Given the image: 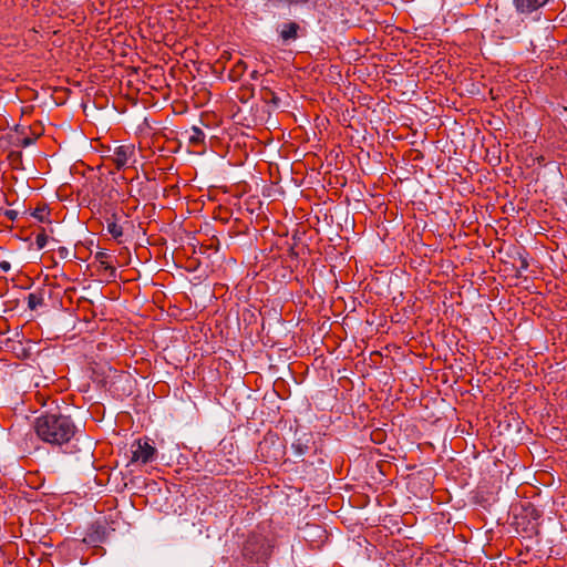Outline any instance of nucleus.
<instances>
[{"instance_id": "f3484780", "label": "nucleus", "mask_w": 567, "mask_h": 567, "mask_svg": "<svg viewBox=\"0 0 567 567\" xmlns=\"http://www.w3.org/2000/svg\"><path fill=\"white\" fill-rule=\"evenodd\" d=\"M258 75H259V74H258V71H252V72H251V74H250V78H251L252 80H257V79H258Z\"/></svg>"}, {"instance_id": "4468645a", "label": "nucleus", "mask_w": 567, "mask_h": 567, "mask_svg": "<svg viewBox=\"0 0 567 567\" xmlns=\"http://www.w3.org/2000/svg\"><path fill=\"white\" fill-rule=\"evenodd\" d=\"M292 447L296 450V452H297L299 455L303 454L305 449H307V446H302L300 443H293V444H292Z\"/></svg>"}, {"instance_id": "7ed1b4c3", "label": "nucleus", "mask_w": 567, "mask_h": 567, "mask_svg": "<svg viewBox=\"0 0 567 567\" xmlns=\"http://www.w3.org/2000/svg\"><path fill=\"white\" fill-rule=\"evenodd\" d=\"M269 546H265L264 539L254 537L247 540L244 547L245 555L256 556V559L267 558L269 555Z\"/></svg>"}, {"instance_id": "ddd939ff", "label": "nucleus", "mask_w": 567, "mask_h": 567, "mask_svg": "<svg viewBox=\"0 0 567 567\" xmlns=\"http://www.w3.org/2000/svg\"><path fill=\"white\" fill-rule=\"evenodd\" d=\"M0 269L3 271V272H8L10 269H11V265L9 261L7 260H3L0 262Z\"/></svg>"}, {"instance_id": "f8f14e48", "label": "nucleus", "mask_w": 567, "mask_h": 567, "mask_svg": "<svg viewBox=\"0 0 567 567\" xmlns=\"http://www.w3.org/2000/svg\"><path fill=\"white\" fill-rule=\"evenodd\" d=\"M45 214H47L45 209L41 208V209H35L34 213H33V216L35 218H38L39 220H43Z\"/></svg>"}, {"instance_id": "9b49d317", "label": "nucleus", "mask_w": 567, "mask_h": 567, "mask_svg": "<svg viewBox=\"0 0 567 567\" xmlns=\"http://www.w3.org/2000/svg\"><path fill=\"white\" fill-rule=\"evenodd\" d=\"M3 216H6L9 220H16L18 217V212L14 209H7L3 212Z\"/></svg>"}, {"instance_id": "2eb2a0df", "label": "nucleus", "mask_w": 567, "mask_h": 567, "mask_svg": "<svg viewBox=\"0 0 567 567\" xmlns=\"http://www.w3.org/2000/svg\"><path fill=\"white\" fill-rule=\"evenodd\" d=\"M104 258H106V254L105 252H97L96 254V259L101 262V265H103L105 268H109V266L105 265L104 262Z\"/></svg>"}, {"instance_id": "f03ea898", "label": "nucleus", "mask_w": 567, "mask_h": 567, "mask_svg": "<svg viewBox=\"0 0 567 567\" xmlns=\"http://www.w3.org/2000/svg\"><path fill=\"white\" fill-rule=\"evenodd\" d=\"M132 462L147 464L155 460L157 450L148 442V440H136L132 446Z\"/></svg>"}, {"instance_id": "f257e3e1", "label": "nucleus", "mask_w": 567, "mask_h": 567, "mask_svg": "<svg viewBox=\"0 0 567 567\" xmlns=\"http://www.w3.org/2000/svg\"><path fill=\"white\" fill-rule=\"evenodd\" d=\"M37 435L51 445L62 446L69 444L75 435V425L72 420L62 414H44L34 423Z\"/></svg>"}, {"instance_id": "20e7f679", "label": "nucleus", "mask_w": 567, "mask_h": 567, "mask_svg": "<svg viewBox=\"0 0 567 567\" xmlns=\"http://www.w3.org/2000/svg\"><path fill=\"white\" fill-rule=\"evenodd\" d=\"M134 154V148L131 145H121L115 148L112 161L115 164L117 169L125 167L128 163V159Z\"/></svg>"}, {"instance_id": "423d86ee", "label": "nucleus", "mask_w": 567, "mask_h": 567, "mask_svg": "<svg viewBox=\"0 0 567 567\" xmlns=\"http://www.w3.org/2000/svg\"><path fill=\"white\" fill-rule=\"evenodd\" d=\"M299 25L296 22H289L284 24L280 37L284 41L295 40L297 38Z\"/></svg>"}, {"instance_id": "0eeeda50", "label": "nucleus", "mask_w": 567, "mask_h": 567, "mask_svg": "<svg viewBox=\"0 0 567 567\" xmlns=\"http://www.w3.org/2000/svg\"><path fill=\"white\" fill-rule=\"evenodd\" d=\"M246 70H247L246 62H244L243 60H239L238 62H236V64L230 70L229 78L233 81H237V80H239L244 75Z\"/></svg>"}, {"instance_id": "9d476101", "label": "nucleus", "mask_w": 567, "mask_h": 567, "mask_svg": "<svg viewBox=\"0 0 567 567\" xmlns=\"http://www.w3.org/2000/svg\"><path fill=\"white\" fill-rule=\"evenodd\" d=\"M47 241H48V236L45 235L44 231L42 233H39L37 236H35V244L38 246L39 249H42L45 247L47 245Z\"/></svg>"}, {"instance_id": "1a4fd4ad", "label": "nucleus", "mask_w": 567, "mask_h": 567, "mask_svg": "<svg viewBox=\"0 0 567 567\" xmlns=\"http://www.w3.org/2000/svg\"><path fill=\"white\" fill-rule=\"evenodd\" d=\"M106 229L109 234H111L112 237L115 239H118L120 237L123 236V227L113 219H107Z\"/></svg>"}, {"instance_id": "39448f33", "label": "nucleus", "mask_w": 567, "mask_h": 567, "mask_svg": "<svg viewBox=\"0 0 567 567\" xmlns=\"http://www.w3.org/2000/svg\"><path fill=\"white\" fill-rule=\"evenodd\" d=\"M547 2L548 0H513L516 10L520 13H532Z\"/></svg>"}, {"instance_id": "dca6fc26", "label": "nucleus", "mask_w": 567, "mask_h": 567, "mask_svg": "<svg viewBox=\"0 0 567 567\" xmlns=\"http://www.w3.org/2000/svg\"><path fill=\"white\" fill-rule=\"evenodd\" d=\"M34 296L33 295H30L29 296V307L30 308H34L35 307V300H34Z\"/></svg>"}, {"instance_id": "6e6552de", "label": "nucleus", "mask_w": 567, "mask_h": 567, "mask_svg": "<svg viewBox=\"0 0 567 567\" xmlns=\"http://www.w3.org/2000/svg\"><path fill=\"white\" fill-rule=\"evenodd\" d=\"M204 138H205V134L200 128H198L196 126H193L190 128V134H189L188 140L192 145L202 144L204 142Z\"/></svg>"}]
</instances>
